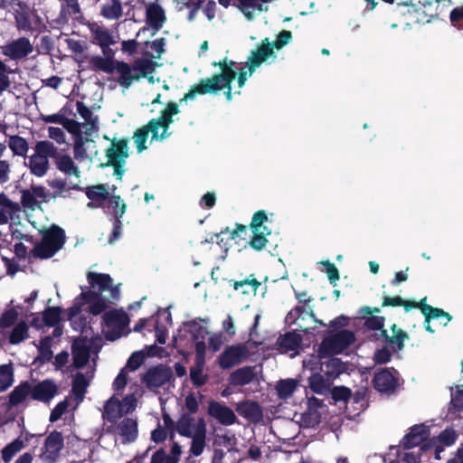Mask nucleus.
<instances>
[{
    "label": "nucleus",
    "mask_w": 463,
    "mask_h": 463,
    "mask_svg": "<svg viewBox=\"0 0 463 463\" xmlns=\"http://www.w3.org/2000/svg\"><path fill=\"white\" fill-rule=\"evenodd\" d=\"M235 65V61H230L228 67L222 68V71L220 73H216L211 78L201 80L197 84L193 85L189 91L180 99V103L193 99L196 95L217 93L223 87H228L237 76V71L233 69Z\"/></svg>",
    "instance_id": "1"
},
{
    "label": "nucleus",
    "mask_w": 463,
    "mask_h": 463,
    "mask_svg": "<svg viewBox=\"0 0 463 463\" xmlns=\"http://www.w3.org/2000/svg\"><path fill=\"white\" fill-rule=\"evenodd\" d=\"M268 220L267 213L259 210L254 213L250 223L253 235L248 243L256 251H261L266 248L269 241L267 236L271 234V230L265 225Z\"/></svg>",
    "instance_id": "2"
},
{
    "label": "nucleus",
    "mask_w": 463,
    "mask_h": 463,
    "mask_svg": "<svg viewBox=\"0 0 463 463\" xmlns=\"http://www.w3.org/2000/svg\"><path fill=\"white\" fill-rule=\"evenodd\" d=\"M103 323L108 330L105 337L109 341H115L120 338L124 330L129 324V317L123 310L113 309L103 315Z\"/></svg>",
    "instance_id": "3"
},
{
    "label": "nucleus",
    "mask_w": 463,
    "mask_h": 463,
    "mask_svg": "<svg viewBox=\"0 0 463 463\" xmlns=\"http://www.w3.org/2000/svg\"><path fill=\"white\" fill-rule=\"evenodd\" d=\"M141 383L149 390L160 388L174 380L172 369L163 364L149 367L140 377Z\"/></svg>",
    "instance_id": "4"
},
{
    "label": "nucleus",
    "mask_w": 463,
    "mask_h": 463,
    "mask_svg": "<svg viewBox=\"0 0 463 463\" xmlns=\"http://www.w3.org/2000/svg\"><path fill=\"white\" fill-rule=\"evenodd\" d=\"M87 279L91 288H94L101 295L106 290L109 291L108 301L114 303L119 299L120 290L118 285H113V279L109 274L90 271Z\"/></svg>",
    "instance_id": "5"
},
{
    "label": "nucleus",
    "mask_w": 463,
    "mask_h": 463,
    "mask_svg": "<svg viewBox=\"0 0 463 463\" xmlns=\"http://www.w3.org/2000/svg\"><path fill=\"white\" fill-rule=\"evenodd\" d=\"M355 341L354 333L351 330L342 329L339 332L325 337L320 348L331 354H341Z\"/></svg>",
    "instance_id": "6"
},
{
    "label": "nucleus",
    "mask_w": 463,
    "mask_h": 463,
    "mask_svg": "<svg viewBox=\"0 0 463 463\" xmlns=\"http://www.w3.org/2000/svg\"><path fill=\"white\" fill-rule=\"evenodd\" d=\"M398 372L394 368H382L374 373L373 378V388L388 395L393 394L399 387Z\"/></svg>",
    "instance_id": "7"
},
{
    "label": "nucleus",
    "mask_w": 463,
    "mask_h": 463,
    "mask_svg": "<svg viewBox=\"0 0 463 463\" xmlns=\"http://www.w3.org/2000/svg\"><path fill=\"white\" fill-rule=\"evenodd\" d=\"M64 446L61 432L53 430L45 439L40 458L43 462L55 463Z\"/></svg>",
    "instance_id": "8"
},
{
    "label": "nucleus",
    "mask_w": 463,
    "mask_h": 463,
    "mask_svg": "<svg viewBox=\"0 0 463 463\" xmlns=\"http://www.w3.org/2000/svg\"><path fill=\"white\" fill-rule=\"evenodd\" d=\"M128 138H113L109 146L106 149L107 162L100 165V167H108L110 164L126 163L129 157Z\"/></svg>",
    "instance_id": "9"
},
{
    "label": "nucleus",
    "mask_w": 463,
    "mask_h": 463,
    "mask_svg": "<svg viewBox=\"0 0 463 463\" xmlns=\"http://www.w3.org/2000/svg\"><path fill=\"white\" fill-rule=\"evenodd\" d=\"M33 51V46L27 37L13 40L0 48V53L13 61H21Z\"/></svg>",
    "instance_id": "10"
},
{
    "label": "nucleus",
    "mask_w": 463,
    "mask_h": 463,
    "mask_svg": "<svg viewBox=\"0 0 463 463\" xmlns=\"http://www.w3.org/2000/svg\"><path fill=\"white\" fill-rule=\"evenodd\" d=\"M391 330L392 335H389L387 330H382V333H379V337H377V333L372 336L376 340L381 338L392 352L398 353L404 348V342L410 339V335L396 324L391 326Z\"/></svg>",
    "instance_id": "11"
},
{
    "label": "nucleus",
    "mask_w": 463,
    "mask_h": 463,
    "mask_svg": "<svg viewBox=\"0 0 463 463\" xmlns=\"http://www.w3.org/2000/svg\"><path fill=\"white\" fill-rule=\"evenodd\" d=\"M248 355V349L243 344L227 346L219 356V365L222 369H231L241 364Z\"/></svg>",
    "instance_id": "12"
},
{
    "label": "nucleus",
    "mask_w": 463,
    "mask_h": 463,
    "mask_svg": "<svg viewBox=\"0 0 463 463\" xmlns=\"http://www.w3.org/2000/svg\"><path fill=\"white\" fill-rule=\"evenodd\" d=\"M58 392L59 387L52 379H44L31 385V398L44 403H49Z\"/></svg>",
    "instance_id": "13"
},
{
    "label": "nucleus",
    "mask_w": 463,
    "mask_h": 463,
    "mask_svg": "<svg viewBox=\"0 0 463 463\" xmlns=\"http://www.w3.org/2000/svg\"><path fill=\"white\" fill-rule=\"evenodd\" d=\"M274 54L272 46L269 38H265L257 46V48L251 52L248 61L249 76H251L255 70L265 62L269 57Z\"/></svg>",
    "instance_id": "14"
},
{
    "label": "nucleus",
    "mask_w": 463,
    "mask_h": 463,
    "mask_svg": "<svg viewBox=\"0 0 463 463\" xmlns=\"http://www.w3.org/2000/svg\"><path fill=\"white\" fill-rule=\"evenodd\" d=\"M165 21L166 16L165 10L159 4H146V23L154 30L153 34L163 27Z\"/></svg>",
    "instance_id": "15"
},
{
    "label": "nucleus",
    "mask_w": 463,
    "mask_h": 463,
    "mask_svg": "<svg viewBox=\"0 0 463 463\" xmlns=\"http://www.w3.org/2000/svg\"><path fill=\"white\" fill-rule=\"evenodd\" d=\"M208 413L225 426L232 425L237 421V417L230 407L215 401L209 402Z\"/></svg>",
    "instance_id": "16"
},
{
    "label": "nucleus",
    "mask_w": 463,
    "mask_h": 463,
    "mask_svg": "<svg viewBox=\"0 0 463 463\" xmlns=\"http://www.w3.org/2000/svg\"><path fill=\"white\" fill-rule=\"evenodd\" d=\"M426 299L427 298L425 297L419 302L414 300H408L407 306L405 307V311H410L412 308H419L423 314L424 317H427V320L439 318L440 317H445L448 321L452 319V317L443 309L426 304Z\"/></svg>",
    "instance_id": "17"
},
{
    "label": "nucleus",
    "mask_w": 463,
    "mask_h": 463,
    "mask_svg": "<svg viewBox=\"0 0 463 463\" xmlns=\"http://www.w3.org/2000/svg\"><path fill=\"white\" fill-rule=\"evenodd\" d=\"M85 194L90 200L87 203V207L90 209L103 208L111 195L103 184L88 186L85 189Z\"/></svg>",
    "instance_id": "18"
},
{
    "label": "nucleus",
    "mask_w": 463,
    "mask_h": 463,
    "mask_svg": "<svg viewBox=\"0 0 463 463\" xmlns=\"http://www.w3.org/2000/svg\"><path fill=\"white\" fill-rule=\"evenodd\" d=\"M430 435V429L425 424L414 425L402 439V447L410 449L420 445Z\"/></svg>",
    "instance_id": "19"
},
{
    "label": "nucleus",
    "mask_w": 463,
    "mask_h": 463,
    "mask_svg": "<svg viewBox=\"0 0 463 463\" xmlns=\"http://www.w3.org/2000/svg\"><path fill=\"white\" fill-rule=\"evenodd\" d=\"M237 412L243 418L259 422L263 417L262 408L258 402L246 400L239 402L236 406Z\"/></svg>",
    "instance_id": "20"
},
{
    "label": "nucleus",
    "mask_w": 463,
    "mask_h": 463,
    "mask_svg": "<svg viewBox=\"0 0 463 463\" xmlns=\"http://www.w3.org/2000/svg\"><path fill=\"white\" fill-rule=\"evenodd\" d=\"M89 29L93 37V43L99 45L105 53V49L114 43L113 37L109 31L97 23H90Z\"/></svg>",
    "instance_id": "21"
},
{
    "label": "nucleus",
    "mask_w": 463,
    "mask_h": 463,
    "mask_svg": "<svg viewBox=\"0 0 463 463\" xmlns=\"http://www.w3.org/2000/svg\"><path fill=\"white\" fill-rule=\"evenodd\" d=\"M205 437H206V423L203 419H200L196 423V427L194 432V436L191 438L192 445L190 449V452L197 457L200 456L205 446Z\"/></svg>",
    "instance_id": "22"
},
{
    "label": "nucleus",
    "mask_w": 463,
    "mask_h": 463,
    "mask_svg": "<svg viewBox=\"0 0 463 463\" xmlns=\"http://www.w3.org/2000/svg\"><path fill=\"white\" fill-rule=\"evenodd\" d=\"M302 342V336L296 331L287 332L278 337L276 345L281 353H288L289 351H297Z\"/></svg>",
    "instance_id": "23"
},
{
    "label": "nucleus",
    "mask_w": 463,
    "mask_h": 463,
    "mask_svg": "<svg viewBox=\"0 0 463 463\" xmlns=\"http://www.w3.org/2000/svg\"><path fill=\"white\" fill-rule=\"evenodd\" d=\"M104 213L111 215V220H121L127 211V204L123 199L117 194H111L103 206Z\"/></svg>",
    "instance_id": "24"
},
{
    "label": "nucleus",
    "mask_w": 463,
    "mask_h": 463,
    "mask_svg": "<svg viewBox=\"0 0 463 463\" xmlns=\"http://www.w3.org/2000/svg\"><path fill=\"white\" fill-rule=\"evenodd\" d=\"M256 378L254 367L244 366L233 371L229 376V383L233 386H244L250 383Z\"/></svg>",
    "instance_id": "25"
},
{
    "label": "nucleus",
    "mask_w": 463,
    "mask_h": 463,
    "mask_svg": "<svg viewBox=\"0 0 463 463\" xmlns=\"http://www.w3.org/2000/svg\"><path fill=\"white\" fill-rule=\"evenodd\" d=\"M43 241L59 251L66 241L65 232L60 226L52 224L43 232Z\"/></svg>",
    "instance_id": "26"
},
{
    "label": "nucleus",
    "mask_w": 463,
    "mask_h": 463,
    "mask_svg": "<svg viewBox=\"0 0 463 463\" xmlns=\"http://www.w3.org/2000/svg\"><path fill=\"white\" fill-rule=\"evenodd\" d=\"M115 71L118 73V83L125 89H128L134 80H138V77H137L136 73H133L131 65L126 61H118Z\"/></svg>",
    "instance_id": "27"
},
{
    "label": "nucleus",
    "mask_w": 463,
    "mask_h": 463,
    "mask_svg": "<svg viewBox=\"0 0 463 463\" xmlns=\"http://www.w3.org/2000/svg\"><path fill=\"white\" fill-rule=\"evenodd\" d=\"M123 443L134 442L137 438V421L132 418H125L118 424Z\"/></svg>",
    "instance_id": "28"
},
{
    "label": "nucleus",
    "mask_w": 463,
    "mask_h": 463,
    "mask_svg": "<svg viewBox=\"0 0 463 463\" xmlns=\"http://www.w3.org/2000/svg\"><path fill=\"white\" fill-rule=\"evenodd\" d=\"M122 417V409L120 401L115 396L110 397L104 405L103 418L115 424Z\"/></svg>",
    "instance_id": "29"
},
{
    "label": "nucleus",
    "mask_w": 463,
    "mask_h": 463,
    "mask_svg": "<svg viewBox=\"0 0 463 463\" xmlns=\"http://www.w3.org/2000/svg\"><path fill=\"white\" fill-rule=\"evenodd\" d=\"M156 62L147 59V58H138L135 60L131 68L133 70V73H136L137 77H138V80L141 78H146L148 75L152 74L156 69Z\"/></svg>",
    "instance_id": "30"
},
{
    "label": "nucleus",
    "mask_w": 463,
    "mask_h": 463,
    "mask_svg": "<svg viewBox=\"0 0 463 463\" xmlns=\"http://www.w3.org/2000/svg\"><path fill=\"white\" fill-rule=\"evenodd\" d=\"M156 62L147 59V58H138L135 60L131 68L133 70V73H136L137 77H138V80L141 78H146L148 75L152 74L156 69Z\"/></svg>",
    "instance_id": "31"
},
{
    "label": "nucleus",
    "mask_w": 463,
    "mask_h": 463,
    "mask_svg": "<svg viewBox=\"0 0 463 463\" xmlns=\"http://www.w3.org/2000/svg\"><path fill=\"white\" fill-rule=\"evenodd\" d=\"M31 396V384L25 381L14 388L8 395V402L10 406H17L21 404L28 396Z\"/></svg>",
    "instance_id": "32"
},
{
    "label": "nucleus",
    "mask_w": 463,
    "mask_h": 463,
    "mask_svg": "<svg viewBox=\"0 0 463 463\" xmlns=\"http://www.w3.org/2000/svg\"><path fill=\"white\" fill-rule=\"evenodd\" d=\"M117 60L113 56L102 57L99 55L92 56L90 59V66L93 71H99L111 74L115 71Z\"/></svg>",
    "instance_id": "33"
},
{
    "label": "nucleus",
    "mask_w": 463,
    "mask_h": 463,
    "mask_svg": "<svg viewBox=\"0 0 463 463\" xmlns=\"http://www.w3.org/2000/svg\"><path fill=\"white\" fill-rule=\"evenodd\" d=\"M330 379L325 378L319 373H312L308 378V384L311 391L317 394H326L330 390Z\"/></svg>",
    "instance_id": "34"
},
{
    "label": "nucleus",
    "mask_w": 463,
    "mask_h": 463,
    "mask_svg": "<svg viewBox=\"0 0 463 463\" xmlns=\"http://www.w3.org/2000/svg\"><path fill=\"white\" fill-rule=\"evenodd\" d=\"M48 184L54 191L52 195L53 199L57 197L67 198L69 195L65 194L67 190L82 191L83 189L78 184H72L68 186L67 182L62 179H53L48 181Z\"/></svg>",
    "instance_id": "35"
},
{
    "label": "nucleus",
    "mask_w": 463,
    "mask_h": 463,
    "mask_svg": "<svg viewBox=\"0 0 463 463\" xmlns=\"http://www.w3.org/2000/svg\"><path fill=\"white\" fill-rule=\"evenodd\" d=\"M27 165L30 168L31 173L37 177H43L45 175L50 167L49 160L44 159L36 154H33L29 157Z\"/></svg>",
    "instance_id": "36"
},
{
    "label": "nucleus",
    "mask_w": 463,
    "mask_h": 463,
    "mask_svg": "<svg viewBox=\"0 0 463 463\" xmlns=\"http://www.w3.org/2000/svg\"><path fill=\"white\" fill-rule=\"evenodd\" d=\"M56 159V166L57 168L64 173L67 175H75L76 177H80V171L79 167L74 164L71 157L68 155H59Z\"/></svg>",
    "instance_id": "37"
},
{
    "label": "nucleus",
    "mask_w": 463,
    "mask_h": 463,
    "mask_svg": "<svg viewBox=\"0 0 463 463\" xmlns=\"http://www.w3.org/2000/svg\"><path fill=\"white\" fill-rule=\"evenodd\" d=\"M321 371L330 379H335L345 372V364L339 358H331L322 364Z\"/></svg>",
    "instance_id": "38"
},
{
    "label": "nucleus",
    "mask_w": 463,
    "mask_h": 463,
    "mask_svg": "<svg viewBox=\"0 0 463 463\" xmlns=\"http://www.w3.org/2000/svg\"><path fill=\"white\" fill-rule=\"evenodd\" d=\"M34 151V154L48 160L49 158H57L59 154L58 148L52 142L48 140L38 141L35 144Z\"/></svg>",
    "instance_id": "39"
},
{
    "label": "nucleus",
    "mask_w": 463,
    "mask_h": 463,
    "mask_svg": "<svg viewBox=\"0 0 463 463\" xmlns=\"http://www.w3.org/2000/svg\"><path fill=\"white\" fill-rule=\"evenodd\" d=\"M73 365L78 368H83L90 360V348L87 345H72Z\"/></svg>",
    "instance_id": "40"
},
{
    "label": "nucleus",
    "mask_w": 463,
    "mask_h": 463,
    "mask_svg": "<svg viewBox=\"0 0 463 463\" xmlns=\"http://www.w3.org/2000/svg\"><path fill=\"white\" fill-rule=\"evenodd\" d=\"M205 362L194 361V365L190 368V378L196 388L202 387L208 382V375L203 374Z\"/></svg>",
    "instance_id": "41"
},
{
    "label": "nucleus",
    "mask_w": 463,
    "mask_h": 463,
    "mask_svg": "<svg viewBox=\"0 0 463 463\" xmlns=\"http://www.w3.org/2000/svg\"><path fill=\"white\" fill-rule=\"evenodd\" d=\"M8 146L14 156H25L29 149L27 140L19 135H14L9 137Z\"/></svg>",
    "instance_id": "42"
},
{
    "label": "nucleus",
    "mask_w": 463,
    "mask_h": 463,
    "mask_svg": "<svg viewBox=\"0 0 463 463\" xmlns=\"http://www.w3.org/2000/svg\"><path fill=\"white\" fill-rule=\"evenodd\" d=\"M237 7L248 20L254 18L253 12L255 10L260 12L263 10L260 0H238Z\"/></svg>",
    "instance_id": "43"
},
{
    "label": "nucleus",
    "mask_w": 463,
    "mask_h": 463,
    "mask_svg": "<svg viewBox=\"0 0 463 463\" xmlns=\"http://www.w3.org/2000/svg\"><path fill=\"white\" fill-rule=\"evenodd\" d=\"M149 133H151V136L153 137V129H151V127H149L148 122L146 125L137 128L134 132L133 139L138 153L146 149V143L148 138Z\"/></svg>",
    "instance_id": "44"
},
{
    "label": "nucleus",
    "mask_w": 463,
    "mask_h": 463,
    "mask_svg": "<svg viewBox=\"0 0 463 463\" xmlns=\"http://www.w3.org/2000/svg\"><path fill=\"white\" fill-rule=\"evenodd\" d=\"M24 447V442L20 438L10 442L1 451L3 461L5 463H9Z\"/></svg>",
    "instance_id": "45"
},
{
    "label": "nucleus",
    "mask_w": 463,
    "mask_h": 463,
    "mask_svg": "<svg viewBox=\"0 0 463 463\" xmlns=\"http://www.w3.org/2000/svg\"><path fill=\"white\" fill-rule=\"evenodd\" d=\"M122 5L119 0H109L101 7V15L107 19H118L122 15Z\"/></svg>",
    "instance_id": "46"
},
{
    "label": "nucleus",
    "mask_w": 463,
    "mask_h": 463,
    "mask_svg": "<svg viewBox=\"0 0 463 463\" xmlns=\"http://www.w3.org/2000/svg\"><path fill=\"white\" fill-rule=\"evenodd\" d=\"M89 386V381L82 373H77L72 381L71 392L76 399L82 400Z\"/></svg>",
    "instance_id": "47"
},
{
    "label": "nucleus",
    "mask_w": 463,
    "mask_h": 463,
    "mask_svg": "<svg viewBox=\"0 0 463 463\" xmlns=\"http://www.w3.org/2000/svg\"><path fill=\"white\" fill-rule=\"evenodd\" d=\"M41 118L45 123H54L60 124L66 128L69 131L72 132L73 130L70 128L74 127L76 129L79 128V123L73 119H69L64 117L63 114H52V115H42Z\"/></svg>",
    "instance_id": "48"
},
{
    "label": "nucleus",
    "mask_w": 463,
    "mask_h": 463,
    "mask_svg": "<svg viewBox=\"0 0 463 463\" xmlns=\"http://www.w3.org/2000/svg\"><path fill=\"white\" fill-rule=\"evenodd\" d=\"M297 386L298 382L294 379L280 380L276 386L277 394L280 399L286 400L292 396Z\"/></svg>",
    "instance_id": "49"
},
{
    "label": "nucleus",
    "mask_w": 463,
    "mask_h": 463,
    "mask_svg": "<svg viewBox=\"0 0 463 463\" xmlns=\"http://www.w3.org/2000/svg\"><path fill=\"white\" fill-rule=\"evenodd\" d=\"M52 338L51 336H44L40 341V346L38 347L39 355L36 360L40 361L42 364L50 362L53 357V353L52 351Z\"/></svg>",
    "instance_id": "50"
},
{
    "label": "nucleus",
    "mask_w": 463,
    "mask_h": 463,
    "mask_svg": "<svg viewBox=\"0 0 463 463\" xmlns=\"http://www.w3.org/2000/svg\"><path fill=\"white\" fill-rule=\"evenodd\" d=\"M184 328L191 335L193 340L205 339V336L209 334L207 328L196 320L184 322Z\"/></svg>",
    "instance_id": "51"
},
{
    "label": "nucleus",
    "mask_w": 463,
    "mask_h": 463,
    "mask_svg": "<svg viewBox=\"0 0 463 463\" xmlns=\"http://www.w3.org/2000/svg\"><path fill=\"white\" fill-rule=\"evenodd\" d=\"M62 308L60 307H48L42 313L43 322L46 326H55L61 321Z\"/></svg>",
    "instance_id": "52"
},
{
    "label": "nucleus",
    "mask_w": 463,
    "mask_h": 463,
    "mask_svg": "<svg viewBox=\"0 0 463 463\" xmlns=\"http://www.w3.org/2000/svg\"><path fill=\"white\" fill-rule=\"evenodd\" d=\"M27 336L28 326L24 321H21L11 331L8 341L11 345H17L26 339Z\"/></svg>",
    "instance_id": "53"
},
{
    "label": "nucleus",
    "mask_w": 463,
    "mask_h": 463,
    "mask_svg": "<svg viewBox=\"0 0 463 463\" xmlns=\"http://www.w3.org/2000/svg\"><path fill=\"white\" fill-rule=\"evenodd\" d=\"M14 382V370L12 364L0 365V392L7 390Z\"/></svg>",
    "instance_id": "54"
},
{
    "label": "nucleus",
    "mask_w": 463,
    "mask_h": 463,
    "mask_svg": "<svg viewBox=\"0 0 463 463\" xmlns=\"http://www.w3.org/2000/svg\"><path fill=\"white\" fill-rule=\"evenodd\" d=\"M195 427L194 418L187 415H183L177 422V431L183 437L191 438L194 436L193 429L195 430Z\"/></svg>",
    "instance_id": "55"
},
{
    "label": "nucleus",
    "mask_w": 463,
    "mask_h": 463,
    "mask_svg": "<svg viewBox=\"0 0 463 463\" xmlns=\"http://www.w3.org/2000/svg\"><path fill=\"white\" fill-rule=\"evenodd\" d=\"M80 7L78 0H63L60 16L67 20L69 17L80 14Z\"/></svg>",
    "instance_id": "56"
},
{
    "label": "nucleus",
    "mask_w": 463,
    "mask_h": 463,
    "mask_svg": "<svg viewBox=\"0 0 463 463\" xmlns=\"http://www.w3.org/2000/svg\"><path fill=\"white\" fill-rule=\"evenodd\" d=\"M58 252L52 246L49 245L42 240V241L35 245L33 253L35 258L46 260L53 257Z\"/></svg>",
    "instance_id": "57"
},
{
    "label": "nucleus",
    "mask_w": 463,
    "mask_h": 463,
    "mask_svg": "<svg viewBox=\"0 0 463 463\" xmlns=\"http://www.w3.org/2000/svg\"><path fill=\"white\" fill-rule=\"evenodd\" d=\"M180 101L177 103L174 101H170L166 104L165 109H163L160 113V117L157 118L158 119H161L162 122H167L169 124H172L174 122L173 117L175 115H177L180 110L178 106L181 105Z\"/></svg>",
    "instance_id": "58"
},
{
    "label": "nucleus",
    "mask_w": 463,
    "mask_h": 463,
    "mask_svg": "<svg viewBox=\"0 0 463 463\" xmlns=\"http://www.w3.org/2000/svg\"><path fill=\"white\" fill-rule=\"evenodd\" d=\"M364 318V326L366 329L372 331H380L384 329L385 317L380 316H366L363 317Z\"/></svg>",
    "instance_id": "59"
},
{
    "label": "nucleus",
    "mask_w": 463,
    "mask_h": 463,
    "mask_svg": "<svg viewBox=\"0 0 463 463\" xmlns=\"http://www.w3.org/2000/svg\"><path fill=\"white\" fill-rule=\"evenodd\" d=\"M449 22L451 26L459 32L463 36V5L453 8L449 13Z\"/></svg>",
    "instance_id": "60"
},
{
    "label": "nucleus",
    "mask_w": 463,
    "mask_h": 463,
    "mask_svg": "<svg viewBox=\"0 0 463 463\" xmlns=\"http://www.w3.org/2000/svg\"><path fill=\"white\" fill-rule=\"evenodd\" d=\"M449 410L454 412L463 411V384L458 385L456 391L451 394Z\"/></svg>",
    "instance_id": "61"
},
{
    "label": "nucleus",
    "mask_w": 463,
    "mask_h": 463,
    "mask_svg": "<svg viewBox=\"0 0 463 463\" xmlns=\"http://www.w3.org/2000/svg\"><path fill=\"white\" fill-rule=\"evenodd\" d=\"M18 311L15 308L5 310L0 317V327L7 328L14 325L18 319Z\"/></svg>",
    "instance_id": "62"
},
{
    "label": "nucleus",
    "mask_w": 463,
    "mask_h": 463,
    "mask_svg": "<svg viewBox=\"0 0 463 463\" xmlns=\"http://www.w3.org/2000/svg\"><path fill=\"white\" fill-rule=\"evenodd\" d=\"M332 399L335 402H347L352 398V392L345 386H335L331 390Z\"/></svg>",
    "instance_id": "63"
},
{
    "label": "nucleus",
    "mask_w": 463,
    "mask_h": 463,
    "mask_svg": "<svg viewBox=\"0 0 463 463\" xmlns=\"http://www.w3.org/2000/svg\"><path fill=\"white\" fill-rule=\"evenodd\" d=\"M145 360V354L143 352L140 350L136 351L131 354L124 368H126V370L128 369L130 371H136L144 364Z\"/></svg>",
    "instance_id": "64"
}]
</instances>
